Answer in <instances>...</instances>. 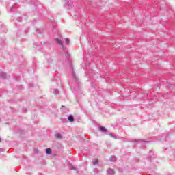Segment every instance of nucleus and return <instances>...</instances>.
Wrapping results in <instances>:
<instances>
[{
	"label": "nucleus",
	"mask_w": 175,
	"mask_h": 175,
	"mask_svg": "<svg viewBox=\"0 0 175 175\" xmlns=\"http://www.w3.org/2000/svg\"><path fill=\"white\" fill-rule=\"evenodd\" d=\"M55 41H56V43H57V44H60V46H62V49H64V43H62V41L61 40V39L55 38Z\"/></svg>",
	"instance_id": "1"
},
{
	"label": "nucleus",
	"mask_w": 175,
	"mask_h": 175,
	"mask_svg": "<svg viewBox=\"0 0 175 175\" xmlns=\"http://www.w3.org/2000/svg\"><path fill=\"white\" fill-rule=\"evenodd\" d=\"M0 77L2 78V79H9V76H8V75L5 72H1L0 74Z\"/></svg>",
	"instance_id": "2"
},
{
	"label": "nucleus",
	"mask_w": 175,
	"mask_h": 175,
	"mask_svg": "<svg viewBox=\"0 0 175 175\" xmlns=\"http://www.w3.org/2000/svg\"><path fill=\"white\" fill-rule=\"evenodd\" d=\"M116 172H114V170L111 169V168H109L108 169V174L109 175H114Z\"/></svg>",
	"instance_id": "3"
},
{
	"label": "nucleus",
	"mask_w": 175,
	"mask_h": 175,
	"mask_svg": "<svg viewBox=\"0 0 175 175\" xmlns=\"http://www.w3.org/2000/svg\"><path fill=\"white\" fill-rule=\"evenodd\" d=\"M68 120L70 122H73L75 121V118H73V116L70 115L68 117Z\"/></svg>",
	"instance_id": "4"
},
{
	"label": "nucleus",
	"mask_w": 175,
	"mask_h": 175,
	"mask_svg": "<svg viewBox=\"0 0 175 175\" xmlns=\"http://www.w3.org/2000/svg\"><path fill=\"white\" fill-rule=\"evenodd\" d=\"M111 162H116L117 161V158L115 156H111L109 159Z\"/></svg>",
	"instance_id": "5"
},
{
	"label": "nucleus",
	"mask_w": 175,
	"mask_h": 175,
	"mask_svg": "<svg viewBox=\"0 0 175 175\" xmlns=\"http://www.w3.org/2000/svg\"><path fill=\"white\" fill-rule=\"evenodd\" d=\"M100 131L101 132H104V133L107 132V130L106 129V128H105V127H103V126H100Z\"/></svg>",
	"instance_id": "6"
},
{
	"label": "nucleus",
	"mask_w": 175,
	"mask_h": 175,
	"mask_svg": "<svg viewBox=\"0 0 175 175\" xmlns=\"http://www.w3.org/2000/svg\"><path fill=\"white\" fill-rule=\"evenodd\" d=\"M46 154H48L49 155H51V149L47 148V149L46 150Z\"/></svg>",
	"instance_id": "7"
},
{
	"label": "nucleus",
	"mask_w": 175,
	"mask_h": 175,
	"mask_svg": "<svg viewBox=\"0 0 175 175\" xmlns=\"http://www.w3.org/2000/svg\"><path fill=\"white\" fill-rule=\"evenodd\" d=\"M55 136H56L57 139H62V135H61L59 133L56 134Z\"/></svg>",
	"instance_id": "8"
},
{
	"label": "nucleus",
	"mask_w": 175,
	"mask_h": 175,
	"mask_svg": "<svg viewBox=\"0 0 175 175\" xmlns=\"http://www.w3.org/2000/svg\"><path fill=\"white\" fill-rule=\"evenodd\" d=\"M98 159H96L95 161H92L93 165H98Z\"/></svg>",
	"instance_id": "9"
},
{
	"label": "nucleus",
	"mask_w": 175,
	"mask_h": 175,
	"mask_svg": "<svg viewBox=\"0 0 175 175\" xmlns=\"http://www.w3.org/2000/svg\"><path fill=\"white\" fill-rule=\"evenodd\" d=\"M59 92L58 91V90H54V94H55V95H58V93H59Z\"/></svg>",
	"instance_id": "10"
},
{
	"label": "nucleus",
	"mask_w": 175,
	"mask_h": 175,
	"mask_svg": "<svg viewBox=\"0 0 175 175\" xmlns=\"http://www.w3.org/2000/svg\"><path fill=\"white\" fill-rule=\"evenodd\" d=\"M66 43L67 44H69V40L68 38H66Z\"/></svg>",
	"instance_id": "11"
},
{
	"label": "nucleus",
	"mask_w": 175,
	"mask_h": 175,
	"mask_svg": "<svg viewBox=\"0 0 175 175\" xmlns=\"http://www.w3.org/2000/svg\"><path fill=\"white\" fill-rule=\"evenodd\" d=\"M66 1V2H67V3H69V0H64Z\"/></svg>",
	"instance_id": "12"
},
{
	"label": "nucleus",
	"mask_w": 175,
	"mask_h": 175,
	"mask_svg": "<svg viewBox=\"0 0 175 175\" xmlns=\"http://www.w3.org/2000/svg\"><path fill=\"white\" fill-rule=\"evenodd\" d=\"M72 76L73 77H76V76L75 75V73L72 72Z\"/></svg>",
	"instance_id": "13"
},
{
	"label": "nucleus",
	"mask_w": 175,
	"mask_h": 175,
	"mask_svg": "<svg viewBox=\"0 0 175 175\" xmlns=\"http://www.w3.org/2000/svg\"><path fill=\"white\" fill-rule=\"evenodd\" d=\"M110 136H111V137H114V135H111V134H110Z\"/></svg>",
	"instance_id": "14"
}]
</instances>
